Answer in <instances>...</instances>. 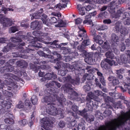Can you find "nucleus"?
<instances>
[{"label":"nucleus","mask_w":130,"mask_h":130,"mask_svg":"<svg viewBox=\"0 0 130 130\" xmlns=\"http://www.w3.org/2000/svg\"><path fill=\"white\" fill-rule=\"evenodd\" d=\"M92 75L91 73L86 74L83 76L82 79L84 80H85L86 79L88 80H91L92 78Z\"/></svg>","instance_id":"nucleus-36"},{"label":"nucleus","mask_w":130,"mask_h":130,"mask_svg":"<svg viewBox=\"0 0 130 130\" xmlns=\"http://www.w3.org/2000/svg\"><path fill=\"white\" fill-rule=\"evenodd\" d=\"M78 28L80 30L79 31V34L78 37L81 38L83 36H84L85 37H87V34L85 30L84 29V27L83 26L79 25L78 27Z\"/></svg>","instance_id":"nucleus-12"},{"label":"nucleus","mask_w":130,"mask_h":130,"mask_svg":"<svg viewBox=\"0 0 130 130\" xmlns=\"http://www.w3.org/2000/svg\"><path fill=\"white\" fill-rule=\"evenodd\" d=\"M57 94L54 92L53 94H51L49 96H45L43 100V102L48 103L46 107L47 112L54 116L56 115L58 112L56 107L55 104L52 102L57 100L62 105L66 101V99L63 97L58 98Z\"/></svg>","instance_id":"nucleus-1"},{"label":"nucleus","mask_w":130,"mask_h":130,"mask_svg":"<svg viewBox=\"0 0 130 130\" xmlns=\"http://www.w3.org/2000/svg\"><path fill=\"white\" fill-rule=\"evenodd\" d=\"M4 77L6 79L4 83L6 85L13 84V79L17 80L18 78L17 76L9 73L4 74Z\"/></svg>","instance_id":"nucleus-7"},{"label":"nucleus","mask_w":130,"mask_h":130,"mask_svg":"<svg viewBox=\"0 0 130 130\" xmlns=\"http://www.w3.org/2000/svg\"><path fill=\"white\" fill-rule=\"evenodd\" d=\"M4 93L5 96L9 97L12 96L13 95V94L12 93L6 91H5V92H4Z\"/></svg>","instance_id":"nucleus-48"},{"label":"nucleus","mask_w":130,"mask_h":130,"mask_svg":"<svg viewBox=\"0 0 130 130\" xmlns=\"http://www.w3.org/2000/svg\"><path fill=\"white\" fill-rule=\"evenodd\" d=\"M120 50L121 51H123L125 49V46L124 43H122L120 46Z\"/></svg>","instance_id":"nucleus-62"},{"label":"nucleus","mask_w":130,"mask_h":130,"mask_svg":"<svg viewBox=\"0 0 130 130\" xmlns=\"http://www.w3.org/2000/svg\"><path fill=\"white\" fill-rule=\"evenodd\" d=\"M84 45H83L82 43L80 46H78L77 47V49L81 51H85L84 50L85 49V46Z\"/></svg>","instance_id":"nucleus-49"},{"label":"nucleus","mask_w":130,"mask_h":130,"mask_svg":"<svg viewBox=\"0 0 130 130\" xmlns=\"http://www.w3.org/2000/svg\"><path fill=\"white\" fill-rule=\"evenodd\" d=\"M37 54L40 56L44 57H45L50 58L51 59H54V57L50 55H47L44 53L43 51H39L37 52Z\"/></svg>","instance_id":"nucleus-26"},{"label":"nucleus","mask_w":130,"mask_h":130,"mask_svg":"<svg viewBox=\"0 0 130 130\" xmlns=\"http://www.w3.org/2000/svg\"><path fill=\"white\" fill-rule=\"evenodd\" d=\"M4 122L7 124H12L14 122L13 119L11 118H7L4 120Z\"/></svg>","instance_id":"nucleus-32"},{"label":"nucleus","mask_w":130,"mask_h":130,"mask_svg":"<svg viewBox=\"0 0 130 130\" xmlns=\"http://www.w3.org/2000/svg\"><path fill=\"white\" fill-rule=\"evenodd\" d=\"M25 105H24V108L26 109H28L31 107V103L29 100H25Z\"/></svg>","instance_id":"nucleus-34"},{"label":"nucleus","mask_w":130,"mask_h":130,"mask_svg":"<svg viewBox=\"0 0 130 130\" xmlns=\"http://www.w3.org/2000/svg\"><path fill=\"white\" fill-rule=\"evenodd\" d=\"M11 103L8 101L4 100L2 102V105L1 106L2 107L1 109H4L9 108L11 107Z\"/></svg>","instance_id":"nucleus-18"},{"label":"nucleus","mask_w":130,"mask_h":130,"mask_svg":"<svg viewBox=\"0 0 130 130\" xmlns=\"http://www.w3.org/2000/svg\"><path fill=\"white\" fill-rule=\"evenodd\" d=\"M90 30L91 32V34L94 37L96 36V31L93 29L92 28L90 29Z\"/></svg>","instance_id":"nucleus-61"},{"label":"nucleus","mask_w":130,"mask_h":130,"mask_svg":"<svg viewBox=\"0 0 130 130\" xmlns=\"http://www.w3.org/2000/svg\"><path fill=\"white\" fill-rule=\"evenodd\" d=\"M94 94L95 95L99 96L102 95V92L101 91H100L98 90H97L94 92Z\"/></svg>","instance_id":"nucleus-58"},{"label":"nucleus","mask_w":130,"mask_h":130,"mask_svg":"<svg viewBox=\"0 0 130 130\" xmlns=\"http://www.w3.org/2000/svg\"><path fill=\"white\" fill-rule=\"evenodd\" d=\"M66 7H67V5L66 4H61L60 3H59L55 6L54 8L55 9H57L56 10H60L62 8H65Z\"/></svg>","instance_id":"nucleus-28"},{"label":"nucleus","mask_w":130,"mask_h":130,"mask_svg":"<svg viewBox=\"0 0 130 130\" xmlns=\"http://www.w3.org/2000/svg\"><path fill=\"white\" fill-rule=\"evenodd\" d=\"M108 28V27L105 25H103L102 26H97L96 27V29L97 30H104Z\"/></svg>","instance_id":"nucleus-33"},{"label":"nucleus","mask_w":130,"mask_h":130,"mask_svg":"<svg viewBox=\"0 0 130 130\" xmlns=\"http://www.w3.org/2000/svg\"><path fill=\"white\" fill-rule=\"evenodd\" d=\"M80 78L77 77L74 80L72 78L71 76L68 75L66 77L63 78V80L65 83H67L63 85L61 87L62 89H63L64 91L67 90L68 93L69 94L68 97L71 100L75 99L77 101H80V98L77 97L78 94L74 91L73 89L71 88L72 85L70 84H73V85H77L79 84L80 82Z\"/></svg>","instance_id":"nucleus-2"},{"label":"nucleus","mask_w":130,"mask_h":130,"mask_svg":"<svg viewBox=\"0 0 130 130\" xmlns=\"http://www.w3.org/2000/svg\"><path fill=\"white\" fill-rule=\"evenodd\" d=\"M0 23L3 24L4 27H8L11 26L13 23L11 19L6 17H3L0 20Z\"/></svg>","instance_id":"nucleus-9"},{"label":"nucleus","mask_w":130,"mask_h":130,"mask_svg":"<svg viewBox=\"0 0 130 130\" xmlns=\"http://www.w3.org/2000/svg\"><path fill=\"white\" fill-rule=\"evenodd\" d=\"M58 125L61 128H63L65 125L64 122L62 121H60Z\"/></svg>","instance_id":"nucleus-56"},{"label":"nucleus","mask_w":130,"mask_h":130,"mask_svg":"<svg viewBox=\"0 0 130 130\" xmlns=\"http://www.w3.org/2000/svg\"><path fill=\"white\" fill-rule=\"evenodd\" d=\"M32 34L38 37L44 36V37L48 35L47 33H43L39 31H34Z\"/></svg>","instance_id":"nucleus-21"},{"label":"nucleus","mask_w":130,"mask_h":130,"mask_svg":"<svg viewBox=\"0 0 130 130\" xmlns=\"http://www.w3.org/2000/svg\"><path fill=\"white\" fill-rule=\"evenodd\" d=\"M68 71V70L67 71L66 70L65 71L64 70H61L58 71V73L61 76H64L66 75Z\"/></svg>","instance_id":"nucleus-46"},{"label":"nucleus","mask_w":130,"mask_h":130,"mask_svg":"<svg viewBox=\"0 0 130 130\" xmlns=\"http://www.w3.org/2000/svg\"><path fill=\"white\" fill-rule=\"evenodd\" d=\"M125 54L122 55L120 56V59L122 63H126L127 60L130 59V51L126 50L125 52Z\"/></svg>","instance_id":"nucleus-10"},{"label":"nucleus","mask_w":130,"mask_h":130,"mask_svg":"<svg viewBox=\"0 0 130 130\" xmlns=\"http://www.w3.org/2000/svg\"><path fill=\"white\" fill-rule=\"evenodd\" d=\"M32 38L33 39H32L33 40V41H32L33 42L32 43L36 45H34L35 47L40 48L42 46L41 44L39 42H44L46 44H50L55 45H57V44L56 43L57 41H55L52 43L50 42H43L44 39L42 38H38L36 37Z\"/></svg>","instance_id":"nucleus-6"},{"label":"nucleus","mask_w":130,"mask_h":130,"mask_svg":"<svg viewBox=\"0 0 130 130\" xmlns=\"http://www.w3.org/2000/svg\"><path fill=\"white\" fill-rule=\"evenodd\" d=\"M6 66L8 72H11L14 70V67L10 65L9 63H7L6 64Z\"/></svg>","instance_id":"nucleus-37"},{"label":"nucleus","mask_w":130,"mask_h":130,"mask_svg":"<svg viewBox=\"0 0 130 130\" xmlns=\"http://www.w3.org/2000/svg\"><path fill=\"white\" fill-rule=\"evenodd\" d=\"M30 66L31 68L34 71L35 73L38 72L39 70L40 69H44L45 67V66L43 65H42L39 66L31 63Z\"/></svg>","instance_id":"nucleus-16"},{"label":"nucleus","mask_w":130,"mask_h":130,"mask_svg":"<svg viewBox=\"0 0 130 130\" xmlns=\"http://www.w3.org/2000/svg\"><path fill=\"white\" fill-rule=\"evenodd\" d=\"M50 21L52 23H56L58 21V20L57 18L54 17H51V19H50Z\"/></svg>","instance_id":"nucleus-54"},{"label":"nucleus","mask_w":130,"mask_h":130,"mask_svg":"<svg viewBox=\"0 0 130 130\" xmlns=\"http://www.w3.org/2000/svg\"><path fill=\"white\" fill-rule=\"evenodd\" d=\"M77 39L78 40H80L79 41H81L82 40L84 39V40L82 42L83 45H84V46H86L89 45L90 44V42L89 41V38L87 37H87H85L84 36H83L81 38L77 37Z\"/></svg>","instance_id":"nucleus-15"},{"label":"nucleus","mask_w":130,"mask_h":130,"mask_svg":"<svg viewBox=\"0 0 130 130\" xmlns=\"http://www.w3.org/2000/svg\"><path fill=\"white\" fill-rule=\"evenodd\" d=\"M18 30V27L17 26H12L11 27L10 29V33L14 32Z\"/></svg>","instance_id":"nucleus-40"},{"label":"nucleus","mask_w":130,"mask_h":130,"mask_svg":"<svg viewBox=\"0 0 130 130\" xmlns=\"http://www.w3.org/2000/svg\"><path fill=\"white\" fill-rule=\"evenodd\" d=\"M121 24L119 22H117L116 24L115 28L117 31L118 32L120 31V28L121 27Z\"/></svg>","instance_id":"nucleus-45"},{"label":"nucleus","mask_w":130,"mask_h":130,"mask_svg":"<svg viewBox=\"0 0 130 130\" xmlns=\"http://www.w3.org/2000/svg\"><path fill=\"white\" fill-rule=\"evenodd\" d=\"M24 105L23 102L21 101H20L19 102V104L17 106V107L19 108H24Z\"/></svg>","instance_id":"nucleus-43"},{"label":"nucleus","mask_w":130,"mask_h":130,"mask_svg":"<svg viewBox=\"0 0 130 130\" xmlns=\"http://www.w3.org/2000/svg\"><path fill=\"white\" fill-rule=\"evenodd\" d=\"M110 0H96V2L98 4L106 3Z\"/></svg>","instance_id":"nucleus-50"},{"label":"nucleus","mask_w":130,"mask_h":130,"mask_svg":"<svg viewBox=\"0 0 130 130\" xmlns=\"http://www.w3.org/2000/svg\"><path fill=\"white\" fill-rule=\"evenodd\" d=\"M57 77L56 75L55 74L53 73H46L44 76V77L42 78L41 80L45 81L46 80H50L51 79H55Z\"/></svg>","instance_id":"nucleus-11"},{"label":"nucleus","mask_w":130,"mask_h":130,"mask_svg":"<svg viewBox=\"0 0 130 130\" xmlns=\"http://www.w3.org/2000/svg\"><path fill=\"white\" fill-rule=\"evenodd\" d=\"M41 22L38 21H35L32 22L31 23V27L33 29H39L41 26Z\"/></svg>","instance_id":"nucleus-17"},{"label":"nucleus","mask_w":130,"mask_h":130,"mask_svg":"<svg viewBox=\"0 0 130 130\" xmlns=\"http://www.w3.org/2000/svg\"><path fill=\"white\" fill-rule=\"evenodd\" d=\"M91 17V15L90 13L86 15L85 17V20L84 21L83 23L84 24L88 23L89 24H92V21L90 19H89Z\"/></svg>","instance_id":"nucleus-23"},{"label":"nucleus","mask_w":130,"mask_h":130,"mask_svg":"<svg viewBox=\"0 0 130 130\" xmlns=\"http://www.w3.org/2000/svg\"><path fill=\"white\" fill-rule=\"evenodd\" d=\"M30 50H32L27 48H26V50L22 49L19 51H20L21 53H29Z\"/></svg>","instance_id":"nucleus-52"},{"label":"nucleus","mask_w":130,"mask_h":130,"mask_svg":"<svg viewBox=\"0 0 130 130\" xmlns=\"http://www.w3.org/2000/svg\"><path fill=\"white\" fill-rule=\"evenodd\" d=\"M66 26V22L63 21L62 20L58 19V23L57 24L55 25L56 27H64Z\"/></svg>","instance_id":"nucleus-22"},{"label":"nucleus","mask_w":130,"mask_h":130,"mask_svg":"<svg viewBox=\"0 0 130 130\" xmlns=\"http://www.w3.org/2000/svg\"><path fill=\"white\" fill-rule=\"evenodd\" d=\"M106 62L105 60L104 61H102L101 63V66L102 68H104L105 69H108V65L106 63Z\"/></svg>","instance_id":"nucleus-38"},{"label":"nucleus","mask_w":130,"mask_h":130,"mask_svg":"<svg viewBox=\"0 0 130 130\" xmlns=\"http://www.w3.org/2000/svg\"><path fill=\"white\" fill-rule=\"evenodd\" d=\"M18 123L19 125L23 126L28 123V121L26 119H23L19 121Z\"/></svg>","instance_id":"nucleus-31"},{"label":"nucleus","mask_w":130,"mask_h":130,"mask_svg":"<svg viewBox=\"0 0 130 130\" xmlns=\"http://www.w3.org/2000/svg\"><path fill=\"white\" fill-rule=\"evenodd\" d=\"M10 39L12 42V43H9L8 44L7 46L5 47L3 50V51L4 52H7L10 49H14L15 47H16V48L18 49H20L22 48V46H24L25 43H18L17 44L18 47L16 45L17 44H13V43H17V42H21L22 41V40L20 38H17L16 37H12Z\"/></svg>","instance_id":"nucleus-4"},{"label":"nucleus","mask_w":130,"mask_h":130,"mask_svg":"<svg viewBox=\"0 0 130 130\" xmlns=\"http://www.w3.org/2000/svg\"><path fill=\"white\" fill-rule=\"evenodd\" d=\"M117 6V5L115 3V2L113 1L110 3L109 6L110 9V11L111 13V15L113 16V17L115 18H118L122 16L123 19H124L126 18V15H127L128 14H129V13L128 12H126L125 13L124 11H123L122 9L118 10L117 13L115 14L114 15H113L115 14V9Z\"/></svg>","instance_id":"nucleus-5"},{"label":"nucleus","mask_w":130,"mask_h":130,"mask_svg":"<svg viewBox=\"0 0 130 130\" xmlns=\"http://www.w3.org/2000/svg\"><path fill=\"white\" fill-rule=\"evenodd\" d=\"M78 114L83 117L84 118H86V120L87 121H91L93 120V119H92V120H91L88 117L87 113L85 110H83L82 111H78Z\"/></svg>","instance_id":"nucleus-19"},{"label":"nucleus","mask_w":130,"mask_h":130,"mask_svg":"<svg viewBox=\"0 0 130 130\" xmlns=\"http://www.w3.org/2000/svg\"><path fill=\"white\" fill-rule=\"evenodd\" d=\"M54 55L57 56V57H58L57 59H54L55 62H56V61H57L56 64L57 67H55L56 69L58 70L60 68L63 67L64 68H66L68 69L69 68L72 71H74L76 74V73H77V74L79 73V71L81 69H80V68L78 67V65L76 64H74L73 65V66H71L69 67H68L67 66L68 65L67 63H64L62 62H59V61L60 60L61 57V55L60 54H58L56 52H55L54 53Z\"/></svg>","instance_id":"nucleus-3"},{"label":"nucleus","mask_w":130,"mask_h":130,"mask_svg":"<svg viewBox=\"0 0 130 130\" xmlns=\"http://www.w3.org/2000/svg\"><path fill=\"white\" fill-rule=\"evenodd\" d=\"M72 109L73 111L78 113L79 110H78V107L77 106L73 105L72 106Z\"/></svg>","instance_id":"nucleus-53"},{"label":"nucleus","mask_w":130,"mask_h":130,"mask_svg":"<svg viewBox=\"0 0 130 130\" xmlns=\"http://www.w3.org/2000/svg\"><path fill=\"white\" fill-rule=\"evenodd\" d=\"M41 122L43 125L42 127L46 130H51L50 127V119L47 117L44 118L41 120Z\"/></svg>","instance_id":"nucleus-8"},{"label":"nucleus","mask_w":130,"mask_h":130,"mask_svg":"<svg viewBox=\"0 0 130 130\" xmlns=\"http://www.w3.org/2000/svg\"><path fill=\"white\" fill-rule=\"evenodd\" d=\"M2 11H3L4 14H6L7 13V12L9 11H13V9L10 8H3L2 9Z\"/></svg>","instance_id":"nucleus-41"},{"label":"nucleus","mask_w":130,"mask_h":130,"mask_svg":"<svg viewBox=\"0 0 130 130\" xmlns=\"http://www.w3.org/2000/svg\"><path fill=\"white\" fill-rule=\"evenodd\" d=\"M94 41L95 42H98V41L100 39H102L101 36L99 35H97L96 36H95L94 37Z\"/></svg>","instance_id":"nucleus-57"},{"label":"nucleus","mask_w":130,"mask_h":130,"mask_svg":"<svg viewBox=\"0 0 130 130\" xmlns=\"http://www.w3.org/2000/svg\"><path fill=\"white\" fill-rule=\"evenodd\" d=\"M111 41L112 44L116 45L119 44V42L118 37L115 34H112L111 36Z\"/></svg>","instance_id":"nucleus-13"},{"label":"nucleus","mask_w":130,"mask_h":130,"mask_svg":"<svg viewBox=\"0 0 130 130\" xmlns=\"http://www.w3.org/2000/svg\"><path fill=\"white\" fill-rule=\"evenodd\" d=\"M31 34L30 32H28L27 33V35L28 36L27 37L25 36L22 35L20 36V37L21 38H22V39H27L29 38V37H31V36H30Z\"/></svg>","instance_id":"nucleus-51"},{"label":"nucleus","mask_w":130,"mask_h":130,"mask_svg":"<svg viewBox=\"0 0 130 130\" xmlns=\"http://www.w3.org/2000/svg\"><path fill=\"white\" fill-rule=\"evenodd\" d=\"M125 25H129L130 24V18H128L124 22Z\"/></svg>","instance_id":"nucleus-63"},{"label":"nucleus","mask_w":130,"mask_h":130,"mask_svg":"<svg viewBox=\"0 0 130 130\" xmlns=\"http://www.w3.org/2000/svg\"><path fill=\"white\" fill-rule=\"evenodd\" d=\"M117 74H121L124 73V69L123 68L116 71Z\"/></svg>","instance_id":"nucleus-55"},{"label":"nucleus","mask_w":130,"mask_h":130,"mask_svg":"<svg viewBox=\"0 0 130 130\" xmlns=\"http://www.w3.org/2000/svg\"><path fill=\"white\" fill-rule=\"evenodd\" d=\"M120 31L121 33L123 35H125L128 33L127 30L124 28H120Z\"/></svg>","instance_id":"nucleus-39"},{"label":"nucleus","mask_w":130,"mask_h":130,"mask_svg":"<svg viewBox=\"0 0 130 130\" xmlns=\"http://www.w3.org/2000/svg\"><path fill=\"white\" fill-rule=\"evenodd\" d=\"M77 128L78 130H83L84 129L85 126L84 124L82 123H79Z\"/></svg>","instance_id":"nucleus-44"},{"label":"nucleus","mask_w":130,"mask_h":130,"mask_svg":"<svg viewBox=\"0 0 130 130\" xmlns=\"http://www.w3.org/2000/svg\"><path fill=\"white\" fill-rule=\"evenodd\" d=\"M31 101L33 104H37L38 102V99L36 95H34L32 96L31 98Z\"/></svg>","instance_id":"nucleus-35"},{"label":"nucleus","mask_w":130,"mask_h":130,"mask_svg":"<svg viewBox=\"0 0 130 130\" xmlns=\"http://www.w3.org/2000/svg\"><path fill=\"white\" fill-rule=\"evenodd\" d=\"M56 81H52V82H51L49 84H46V86H47V87H48L49 86H54L55 85Z\"/></svg>","instance_id":"nucleus-59"},{"label":"nucleus","mask_w":130,"mask_h":130,"mask_svg":"<svg viewBox=\"0 0 130 130\" xmlns=\"http://www.w3.org/2000/svg\"><path fill=\"white\" fill-rule=\"evenodd\" d=\"M16 64L18 66H22L23 67H26L27 66V62L23 60H21L17 61Z\"/></svg>","instance_id":"nucleus-25"},{"label":"nucleus","mask_w":130,"mask_h":130,"mask_svg":"<svg viewBox=\"0 0 130 130\" xmlns=\"http://www.w3.org/2000/svg\"><path fill=\"white\" fill-rule=\"evenodd\" d=\"M82 21V20L80 18H78L75 20V23L76 24H78L81 23Z\"/></svg>","instance_id":"nucleus-60"},{"label":"nucleus","mask_w":130,"mask_h":130,"mask_svg":"<svg viewBox=\"0 0 130 130\" xmlns=\"http://www.w3.org/2000/svg\"><path fill=\"white\" fill-rule=\"evenodd\" d=\"M101 47L103 48L106 50H107L109 48V46L108 45L107 43L106 42H104V44Z\"/></svg>","instance_id":"nucleus-42"},{"label":"nucleus","mask_w":130,"mask_h":130,"mask_svg":"<svg viewBox=\"0 0 130 130\" xmlns=\"http://www.w3.org/2000/svg\"><path fill=\"white\" fill-rule=\"evenodd\" d=\"M88 97H89L92 99H95L94 96H93V94L92 92H90L88 94Z\"/></svg>","instance_id":"nucleus-64"},{"label":"nucleus","mask_w":130,"mask_h":130,"mask_svg":"<svg viewBox=\"0 0 130 130\" xmlns=\"http://www.w3.org/2000/svg\"><path fill=\"white\" fill-rule=\"evenodd\" d=\"M7 70V67L6 64L5 66L0 68V72L1 73H3L5 72H8Z\"/></svg>","instance_id":"nucleus-47"},{"label":"nucleus","mask_w":130,"mask_h":130,"mask_svg":"<svg viewBox=\"0 0 130 130\" xmlns=\"http://www.w3.org/2000/svg\"><path fill=\"white\" fill-rule=\"evenodd\" d=\"M107 58H109L111 59H116L117 61L118 62L119 61V59L118 58L117 59L116 57H115L112 52L110 51L108 52L105 54Z\"/></svg>","instance_id":"nucleus-20"},{"label":"nucleus","mask_w":130,"mask_h":130,"mask_svg":"<svg viewBox=\"0 0 130 130\" xmlns=\"http://www.w3.org/2000/svg\"><path fill=\"white\" fill-rule=\"evenodd\" d=\"M105 61L107 63H108L110 66H116L117 65V62L113 60L109 59L107 58H106L105 59Z\"/></svg>","instance_id":"nucleus-27"},{"label":"nucleus","mask_w":130,"mask_h":130,"mask_svg":"<svg viewBox=\"0 0 130 130\" xmlns=\"http://www.w3.org/2000/svg\"><path fill=\"white\" fill-rule=\"evenodd\" d=\"M108 79L109 81H111L112 84L113 86L118 85L120 83L119 80L117 79L116 77L111 76L108 77Z\"/></svg>","instance_id":"nucleus-14"},{"label":"nucleus","mask_w":130,"mask_h":130,"mask_svg":"<svg viewBox=\"0 0 130 130\" xmlns=\"http://www.w3.org/2000/svg\"><path fill=\"white\" fill-rule=\"evenodd\" d=\"M97 74L100 77V80L102 85L104 86H105L106 85L105 80H104L102 74L99 71L97 72Z\"/></svg>","instance_id":"nucleus-24"},{"label":"nucleus","mask_w":130,"mask_h":130,"mask_svg":"<svg viewBox=\"0 0 130 130\" xmlns=\"http://www.w3.org/2000/svg\"><path fill=\"white\" fill-rule=\"evenodd\" d=\"M42 14L40 12H37L36 13H34L32 15L31 17V19L33 20L34 18L35 19H39L41 18Z\"/></svg>","instance_id":"nucleus-29"},{"label":"nucleus","mask_w":130,"mask_h":130,"mask_svg":"<svg viewBox=\"0 0 130 130\" xmlns=\"http://www.w3.org/2000/svg\"><path fill=\"white\" fill-rule=\"evenodd\" d=\"M91 85V83L89 81L87 82L86 85L84 86L83 88L85 92L88 91L90 90V86Z\"/></svg>","instance_id":"nucleus-30"}]
</instances>
